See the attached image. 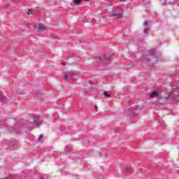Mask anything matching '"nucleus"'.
I'll return each instance as SVG.
<instances>
[{"label":"nucleus","mask_w":179,"mask_h":179,"mask_svg":"<svg viewBox=\"0 0 179 179\" xmlns=\"http://www.w3.org/2000/svg\"><path fill=\"white\" fill-rule=\"evenodd\" d=\"M38 31H44V30H47V27L43 24H39L38 25Z\"/></svg>","instance_id":"1"},{"label":"nucleus","mask_w":179,"mask_h":179,"mask_svg":"<svg viewBox=\"0 0 179 179\" xmlns=\"http://www.w3.org/2000/svg\"><path fill=\"white\" fill-rule=\"evenodd\" d=\"M64 80H68V79H72V76L71 73L64 74Z\"/></svg>","instance_id":"2"},{"label":"nucleus","mask_w":179,"mask_h":179,"mask_svg":"<svg viewBox=\"0 0 179 179\" xmlns=\"http://www.w3.org/2000/svg\"><path fill=\"white\" fill-rule=\"evenodd\" d=\"M113 16H116V17H117L118 19H121L122 17V14L116 13H113Z\"/></svg>","instance_id":"3"},{"label":"nucleus","mask_w":179,"mask_h":179,"mask_svg":"<svg viewBox=\"0 0 179 179\" xmlns=\"http://www.w3.org/2000/svg\"><path fill=\"white\" fill-rule=\"evenodd\" d=\"M158 94H159L157 92H153L150 94V96L153 99L155 97H157Z\"/></svg>","instance_id":"4"},{"label":"nucleus","mask_w":179,"mask_h":179,"mask_svg":"<svg viewBox=\"0 0 179 179\" xmlns=\"http://www.w3.org/2000/svg\"><path fill=\"white\" fill-rule=\"evenodd\" d=\"M87 1V0H85ZM74 3H76V5H79V3H80V2H82V0H73Z\"/></svg>","instance_id":"5"},{"label":"nucleus","mask_w":179,"mask_h":179,"mask_svg":"<svg viewBox=\"0 0 179 179\" xmlns=\"http://www.w3.org/2000/svg\"><path fill=\"white\" fill-rule=\"evenodd\" d=\"M124 171L126 173H129V171H131V168L130 167H126Z\"/></svg>","instance_id":"6"},{"label":"nucleus","mask_w":179,"mask_h":179,"mask_svg":"<svg viewBox=\"0 0 179 179\" xmlns=\"http://www.w3.org/2000/svg\"><path fill=\"white\" fill-rule=\"evenodd\" d=\"M103 95H104L106 97H110V95L108 94V92H103Z\"/></svg>","instance_id":"7"},{"label":"nucleus","mask_w":179,"mask_h":179,"mask_svg":"<svg viewBox=\"0 0 179 179\" xmlns=\"http://www.w3.org/2000/svg\"><path fill=\"white\" fill-rule=\"evenodd\" d=\"M35 124L38 127V125H41V122L40 121H34Z\"/></svg>","instance_id":"8"},{"label":"nucleus","mask_w":179,"mask_h":179,"mask_svg":"<svg viewBox=\"0 0 179 179\" xmlns=\"http://www.w3.org/2000/svg\"><path fill=\"white\" fill-rule=\"evenodd\" d=\"M155 54V51L153 50H150V55H153Z\"/></svg>","instance_id":"9"},{"label":"nucleus","mask_w":179,"mask_h":179,"mask_svg":"<svg viewBox=\"0 0 179 179\" xmlns=\"http://www.w3.org/2000/svg\"><path fill=\"white\" fill-rule=\"evenodd\" d=\"M44 138V136L43 134H41L40 136H39V141H41V139H43Z\"/></svg>","instance_id":"10"},{"label":"nucleus","mask_w":179,"mask_h":179,"mask_svg":"<svg viewBox=\"0 0 179 179\" xmlns=\"http://www.w3.org/2000/svg\"><path fill=\"white\" fill-rule=\"evenodd\" d=\"M147 24H148V21H145L144 22V26H147Z\"/></svg>","instance_id":"11"},{"label":"nucleus","mask_w":179,"mask_h":179,"mask_svg":"<svg viewBox=\"0 0 179 179\" xmlns=\"http://www.w3.org/2000/svg\"><path fill=\"white\" fill-rule=\"evenodd\" d=\"M62 65H63L64 66L65 62L64 61H62Z\"/></svg>","instance_id":"12"},{"label":"nucleus","mask_w":179,"mask_h":179,"mask_svg":"<svg viewBox=\"0 0 179 179\" xmlns=\"http://www.w3.org/2000/svg\"><path fill=\"white\" fill-rule=\"evenodd\" d=\"M144 33H148V30L145 29Z\"/></svg>","instance_id":"13"},{"label":"nucleus","mask_w":179,"mask_h":179,"mask_svg":"<svg viewBox=\"0 0 179 179\" xmlns=\"http://www.w3.org/2000/svg\"><path fill=\"white\" fill-rule=\"evenodd\" d=\"M95 110L97 111V106H95Z\"/></svg>","instance_id":"14"},{"label":"nucleus","mask_w":179,"mask_h":179,"mask_svg":"<svg viewBox=\"0 0 179 179\" xmlns=\"http://www.w3.org/2000/svg\"><path fill=\"white\" fill-rule=\"evenodd\" d=\"M28 15H30V10L28 12Z\"/></svg>","instance_id":"15"},{"label":"nucleus","mask_w":179,"mask_h":179,"mask_svg":"<svg viewBox=\"0 0 179 179\" xmlns=\"http://www.w3.org/2000/svg\"><path fill=\"white\" fill-rule=\"evenodd\" d=\"M121 1H124L125 0H120Z\"/></svg>","instance_id":"16"}]
</instances>
